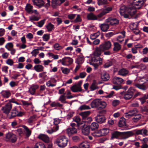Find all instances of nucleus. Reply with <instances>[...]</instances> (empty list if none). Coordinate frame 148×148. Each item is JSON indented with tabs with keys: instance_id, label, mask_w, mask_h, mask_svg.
Here are the masks:
<instances>
[{
	"instance_id": "nucleus-1",
	"label": "nucleus",
	"mask_w": 148,
	"mask_h": 148,
	"mask_svg": "<svg viewBox=\"0 0 148 148\" xmlns=\"http://www.w3.org/2000/svg\"><path fill=\"white\" fill-rule=\"evenodd\" d=\"M112 8L111 7H108L102 10L101 12L97 15V16L93 13L90 12L88 14L87 16L88 19L91 20H97L98 17L101 18L106 14L109 12L110 11L112 10Z\"/></svg>"
},
{
	"instance_id": "nucleus-2",
	"label": "nucleus",
	"mask_w": 148,
	"mask_h": 148,
	"mask_svg": "<svg viewBox=\"0 0 148 148\" xmlns=\"http://www.w3.org/2000/svg\"><path fill=\"white\" fill-rule=\"evenodd\" d=\"M139 82H142L141 84L134 82L133 85L136 87L143 90H145L148 88V79L141 78L139 80Z\"/></svg>"
},
{
	"instance_id": "nucleus-3",
	"label": "nucleus",
	"mask_w": 148,
	"mask_h": 148,
	"mask_svg": "<svg viewBox=\"0 0 148 148\" xmlns=\"http://www.w3.org/2000/svg\"><path fill=\"white\" fill-rule=\"evenodd\" d=\"M68 139L64 135L60 136L56 140L55 143L60 148H64L67 145Z\"/></svg>"
},
{
	"instance_id": "nucleus-4",
	"label": "nucleus",
	"mask_w": 148,
	"mask_h": 148,
	"mask_svg": "<svg viewBox=\"0 0 148 148\" xmlns=\"http://www.w3.org/2000/svg\"><path fill=\"white\" fill-rule=\"evenodd\" d=\"M17 139L16 135L11 132H8L5 135V140L6 141L14 143Z\"/></svg>"
},
{
	"instance_id": "nucleus-5",
	"label": "nucleus",
	"mask_w": 148,
	"mask_h": 148,
	"mask_svg": "<svg viewBox=\"0 0 148 148\" xmlns=\"http://www.w3.org/2000/svg\"><path fill=\"white\" fill-rule=\"evenodd\" d=\"M135 90L133 87L129 88L127 91L125 92L123 95V98L126 100H129L133 96Z\"/></svg>"
},
{
	"instance_id": "nucleus-6",
	"label": "nucleus",
	"mask_w": 148,
	"mask_h": 148,
	"mask_svg": "<svg viewBox=\"0 0 148 148\" xmlns=\"http://www.w3.org/2000/svg\"><path fill=\"white\" fill-rule=\"evenodd\" d=\"M91 61L93 63L92 65L93 66L95 69L98 68V66L102 64V59L100 58L92 57Z\"/></svg>"
},
{
	"instance_id": "nucleus-7",
	"label": "nucleus",
	"mask_w": 148,
	"mask_h": 148,
	"mask_svg": "<svg viewBox=\"0 0 148 148\" xmlns=\"http://www.w3.org/2000/svg\"><path fill=\"white\" fill-rule=\"evenodd\" d=\"M79 127L82 129V133L84 135H88L90 133V127L89 126L85 125L84 123L78 124Z\"/></svg>"
},
{
	"instance_id": "nucleus-8",
	"label": "nucleus",
	"mask_w": 148,
	"mask_h": 148,
	"mask_svg": "<svg viewBox=\"0 0 148 148\" xmlns=\"http://www.w3.org/2000/svg\"><path fill=\"white\" fill-rule=\"evenodd\" d=\"M24 114L23 112L18 111L17 109L15 107L12 110L11 112L10 116L9 118L11 119L16 116H21L23 115Z\"/></svg>"
},
{
	"instance_id": "nucleus-9",
	"label": "nucleus",
	"mask_w": 148,
	"mask_h": 148,
	"mask_svg": "<svg viewBox=\"0 0 148 148\" xmlns=\"http://www.w3.org/2000/svg\"><path fill=\"white\" fill-rule=\"evenodd\" d=\"M12 104L10 103H8L2 107L1 110L4 114H8L12 109Z\"/></svg>"
},
{
	"instance_id": "nucleus-10",
	"label": "nucleus",
	"mask_w": 148,
	"mask_h": 148,
	"mask_svg": "<svg viewBox=\"0 0 148 148\" xmlns=\"http://www.w3.org/2000/svg\"><path fill=\"white\" fill-rule=\"evenodd\" d=\"M143 0H134L133 2V5L135 8L140 9L144 5Z\"/></svg>"
},
{
	"instance_id": "nucleus-11",
	"label": "nucleus",
	"mask_w": 148,
	"mask_h": 148,
	"mask_svg": "<svg viewBox=\"0 0 148 148\" xmlns=\"http://www.w3.org/2000/svg\"><path fill=\"white\" fill-rule=\"evenodd\" d=\"M106 22L109 23L110 25L112 26L118 25L119 23V21L116 18H112L110 17L106 20Z\"/></svg>"
},
{
	"instance_id": "nucleus-12",
	"label": "nucleus",
	"mask_w": 148,
	"mask_h": 148,
	"mask_svg": "<svg viewBox=\"0 0 148 148\" xmlns=\"http://www.w3.org/2000/svg\"><path fill=\"white\" fill-rule=\"evenodd\" d=\"M111 42L107 41L105 42L103 44L100 45L99 46L104 51L109 49L111 47Z\"/></svg>"
},
{
	"instance_id": "nucleus-13",
	"label": "nucleus",
	"mask_w": 148,
	"mask_h": 148,
	"mask_svg": "<svg viewBox=\"0 0 148 148\" xmlns=\"http://www.w3.org/2000/svg\"><path fill=\"white\" fill-rule=\"evenodd\" d=\"M133 135V133L131 131L121 132L120 139H125Z\"/></svg>"
},
{
	"instance_id": "nucleus-14",
	"label": "nucleus",
	"mask_w": 148,
	"mask_h": 148,
	"mask_svg": "<svg viewBox=\"0 0 148 148\" xmlns=\"http://www.w3.org/2000/svg\"><path fill=\"white\" fill-rule=\"evenodd\" d=\"M102 51H103L100 46L99 47L96 48L94 53L92 54V58H100L99 56L101 55Z\"/></svg>"
},
{
	"instance_id": "nucleus-15",
	"label": "nucleus",
	"mask_w": 148,
	"mask_h": 148,
	"mask_svg": "<svg viewBox=\"0 0 148 148\" xmlns=\"http://www.w3.org/2000/svg\"><path fill=\"white\" fill-rule=\"evenodd\" d=\"M73 62V59L69 57H65L62 59V64L68 66L71 64Z\"/></svg>"
},
{
	"instance_id": "nucleus-16",
	"label": "nucleus",
	"mask_w": 148,
	"mask_h": 148,
	"mask_svg": "<svg viewBox=\"0 0 148 148\" xmlns=\"http://www.w3.org/2000/svg\"><path fill=\"white\" fill-rule=\"evenodd\" d=\"M135 133L137 135H141L143 136H147L148 135V131L145 128L137 130L135 131Z\"/></svg>"
},
{
	"instance_id": "nucleus-17",
	"label": "nucleus",
	"mask_w": 148,
	"mask_h": 148,
	"mask_svg": "<svg viewBox=\"0 0 148 148\" xmlns=\"http://www.w3.org/2000/svg\"><path fill=\"white\" fill-rule=\"evenodd\" d=\"M38 138L45 143H49L50 141L49 137L45 134H40L38 135Z\"/></svg>"
},
{
	"instance_id": "nucleus-18",
	"label": "nucleus",
	"mask_w": 148,
	"mask_h": 148,
	"mask_svg": "<svg viewBox=\"0 0 148 148\" xmlns=\"http://www.w3.org/2000/svg\"><path fill=\"white\" fill-rule=\"evenodd\" d=\"M123 79L122 78L114 77L112 79V82L114 84L120 85L123 82Z\"/></svg>"
},
{
	"instance_id": "nucleus-19",
	"label": "nucleus",
	"mask_w": 148,
	"mask_h": 148,
	"mask_svg": "<svg viewBox=\"0 0 148 148\" xmlns=\"http://www.w3.org/2000/svg\"><path fill=\"white\" fill-rule=\"evenodd\" d=\"M39 88V86L37 84H33L29 88V92L32 95H34L35 94L36 90Z\"/></svg>"
},
{
	"instance_id": "nucleus-20",
	"label": "nucleus",
	"mask_w": 148,
	"mask_h": 148,
	"mask_svg": "<svg viewBox=\"0 0 148 148\" xmlns=\"http://www.w3.org/2000/svg\"><path fill=\"white\" fill-rule=\"evenodd\" d=\"M77 132V129L74 127L68 128L66 130V133L69 136L72 134L76 133Z\"/></svg>"
},
{
	"instance_id": "nucleus-21",
	"label": "nucleus",
	"mask_w": 148,
	"mask_h": 148,
	"mask_svg": "<svg viewBox=\"0 0 148 148\" xmlns=\"http://www.w3.org/2000/svg\"><path fill=\"white\" fill-rule=\"evenodd\" d=\"M101 30L103 32H107L109 28V25L107 23H103L99 25Z\"/></svg>"
},
{
	"instance_id": "nucleus-22",
	"label": "nucleus",
	"mask_w": 148,
	"mask_h": 148,
	"mask_svg": "<svg viewBox=\"0 0 148 148\" xmlns=\"http://www.w3.org/2000/svg\"><path fill=\"white\" fill-rule=\"evenodd\" d=\"M33 2L34 5L37 6L39 8L44 6L45 3L43 0H33Z\"/></svg>"
},
{
	"instance_id": "nucleus-23",
	"label": "nucleus",
	"mask_w": 148,
	"mask_h": 148,
	"mask_svg": "<svg viewBox=\"0 0 148 148\" xmlns=\"http://www.w3.org/2000/svg\"><path fill=\"white\" fill-rule=\"evenodd\" d=\"M65 1V0H52V6L53 7H54L56 6L60 5Z\"/></svg>"
},
{
	"instance_id": "nucleus-24",
	"label": "nucleus",
	"mask_w": 148,
	"mask_h": 148,
	"mask_svg": "<svg viewBox=\"0 0 148 148\" xmlns=\"http://www.w3.org/2000/svg\"><path fill=\"white\" fill-rule=\"evenodd\" d=\"M100 99H97L94 100L91 103L90 106L92 108H97L98 109L99 103Z\"/></svg>"
},
{
	"instance_id": "nucleus-25",
	"label": "nucleus",
	"mask_w": 148,
	"mask_h": 148,
	"mask_svg": "<svg viewBox=\"0 0 148 148\" xmlns=\"http://www.w3.org/2000/svg\"><path fill=\"white\" fill-rule=\"evenodd\" d=\"M95 120L97 122L101 123L105 122L106 119L104 116L99 115L95 117Z\"/></svg>"
},
{
	"instance_id": "nucleus-26",
	"label": "nucleus",
	"mask_w": 148,
	"mask_h": 148,
	"mask_svg": "<svg viewBox=\"0 0 148 148\" xmlns=\"http://www.w3.org/2000/svg\"><path fill=\"white\" fill-rule=\"evenodd\" d=\"M133 6V7H130L128 8L127 10V12L131 16L134 15L136 12V9Z\"/></svg>"
},
{
	"instance_id": "nucleus-27",
	"label": "nucleus",
	"mask_w": 148,
	"mask_h": 148,
	"mask_svg": "<svg viewBox=\"0 0 148 148\" xmlns=\"http://www.w3.org/2000/svg\"><path fill=\"white\" fill-rule=\"evenodd\" d=\"M129 73V71L125 69H122L118 72V74L123 76H126Z\"/></svg>"
},
{
	"instance_id": "nucleus-28",
	"label": "nucleus",
	"mask_w": 148,
	"mask_h": 148,
	"mask_svg": "<svg viewBox=\"0 0 148 148\" xmlns=\"http://www.w3.org/2000/svg\"><path fill=\"white\" fill-rule=\"evenodd\" d=\"M71 90L73 92H81L82 91L81 87H80L76 84L74 85L70 88Z\"/></svg>"
},
{
	"instance_id": "nucleus-29",
	"label": "nucleus",
	"mask_w": 148,
	"mask_h": 148,
	"mask_svg": "<svg viewBox=\"0 0 148 148\" xmlns=\"http://www.w3.org/2000/svg\"><path fill=\"white\" fill-rule=\"evenodd\" d=\"M101 78L103 81H107L109 79L110 76L108 73L105 72L101 74Z\"/></svg>"
},
{
	"instance_id": "nucleus-30",
	"label": "nucleus",
	"mask_w": 148,
	"mask_h": 148,
	"mask_svg": "<svg viewBox=\"0 0 148 148\" xmlns=\"http://www.w3.org/2000/svg\"><path fill=\"white\" fill-rule=\"evenodd\" d=\"M113 64V60H107L103 64V66L105 68L109 67L112 65Z\"/></svg>"
},
{
	"instance_id": "nucleus-31",
	"label": "nucleus",
	"mask_w": 148,
	"mask_h": 148,
	"mask_svg": "<svg viewBox=\"0 0 148 148\" xmlns=\"http://www.w3.org/2000/svg\"><path fill=\"white\" fill-rule=\"evenodd\" d=\"M121 132L116 131L113 132L112 134V138H116L120 139Z\"/></svg>"
},
{
	"instance_id": "nucleus-32",
	"label": "nucleus",
	"mask_w": 148,
	"mask_h": 148,
	"mask_svg": "<svg viewBox=\"0 0 148 148\" xmlns=\"http://www.w3.org/2000/svg\"><path fill=\"white\" fill-rule=\"evenodd\" d=\"M99 107H98V109H102L105 108L106 106V103L104 101H102L101 99H100L99 101Z\"/></svg>"
},
{
	"instance_id": "nucleus-33",
	"label": "nucleus",
	"mask_w": 148,
	"mask_h": 148,
	"mask_svg": "<svg viewBox=\"0 0 148 148\" xmlns=\"http://www.w3.org/2000/svg\"><path fill=\"white\" fill-rule=\"evenodd\" d=\"M34 69L37 72H42L44 71V67L41 65L38 64L34 67Z\"/></svg>"
},
{
	"instance_id": "nucleus-34",
	"label": "nucleus",
	"mask_w": 148,
	"mask_h": 148,
	"mask_svg": "<svg viewBox=\"0 0 148 148\" xmlns=\"http://www.w3.org/2000/svg\"><path fill=\"white\" fill-rule=\"evenodd\" d=\"M33 6L30 5V4H27L26 5L25 10L26 11L29 13H33Z\"/></svg>"
},
{
	"instance_id": "nucleus-35",
	"label": "nucleus",
	"mask_w": 148,
	"mask_h": 148,
	"mask_svg": "<svg viewBox=\"0 0 148 148\" xmlns=\"http://www.w3.org/2000/svg\"><path fill=\"white\" fill-rule=\"evenodd\" d=\"M1 95L4 97L8 98L10 95V93L8 90H3L1 92Z\"/></svg>"
},
{
	"instance_id": "nucleus-36",
	"label": "nucleus",
	"mask_w": 148,
	"mask_h": 148,
	"mask_svg": "<svg viewBox=\"0 0 148 148\" xmlns=\"http://www.w3.org/2000/svg\"><path fill=\"white\" fill-rule=\"evenodd\" d=\"M141 118L140 114H138L135 115L132 119V121L134 123H136L139 121Z\"/></svg>"
},
{
	"instance_id": "nucleus-37",
	"label": "nucleus",
	"mask_w": 148,
	"mask_h": 148,
	"mask_svg": "<svg viewBox=\"0 0 148 148\" xmlns=\"http://www.w3.org/2000/svg\"><path fill=\"white\" fill-rule=\"evenodd\" d=\"M79 148H89V144L87 142H82L79 145Z\"/></svg>"
},
{
	"instance_id": "nucleus-38",
	"label": "nucleus",
	"mask_w": 148,
	"mask_h": 148,
	"mask_svg": "<svg viewBox=\"0 0 148 148\" xmlns=\"http://www.w3.org/2000/svg\"><path fill=\"white\" fill-rule=\"evenodd\" d=\"M48 32H51L54 29V25L51 24V23H49L46 26Z\"/></svg>"
},
{
	"instance_id": "nucleus-39",
	"label": "nucleus",
	"mask_w": 148,
	"mask_h": 148,
	"mask_svg": "<svg viewBox=\"0 0 148 148\" xmlns=\"http://www.w3.org/2000/svg\"><path fill=\"white\" fill-rule=\"evenodd\" d=\"M111 0H97V4L99 6L106 4Z\"/></svg>"
},
{
	"instance_id": "nucleus-40",
	"label": "nucleus",
	"mask_w": 148,
	"mask_h": 148,
	"mask_svg": "<svg viewBox=\"0 0 148 148\" xmlns=\"http://www.w3.org/2000/svg\"><path fill=\"white\" fill-rule=\"evenodd\" d=\"M92 135L95 138H97L102 136L101 130L96 131L92 133Z\"/></svg>"
},
{
	"instance_id": "nucleus-41",
	"label": "nucleus",
	"mask_w": 148,
	"mask_h": 148,
	"mask_svg": "<svg viewBox=\"0 0 148 148\" xmlns=\"http://www.w3.org/2000/svg\"><path fill=\"white\" fill-rule=\"evenodd\" d=\"M114 47L113 50L115 51H118L121 48V45L116 42H114Z\"/></svg>"
},
{
	"instance_id": "nucleus-42",
	"label": "nucleus",
	"mask_w": 148,
	"mask_h": 148,
	"mask_svg": "<svg viewBox=\"0 0 148 148\" xmlns=\"http://www.w3.org/2000/svg\"><path fill=\"white\" fill-rule=\"evenodd\" d=\"M121 33L123 36H119L117 38V40L120 42H121L124 40V38L125 36V31H123Z\"/></svg>"
},
{
	"instance_id": "nucleus-43",
	"label": "nucleus",
	"mask_w": 148,
	"mask_h": 148,
	"mask_svg": "<svg viewBox=\"0 0 148 148\" xmlns=\"http://www.w3.org/2000/svg\"><path fill=\"white\" fill-rule=\"evenodd\" d=\"M34 148H46V147L44 143L41 142H39L36 144Z\"/></svg>"
},
{
	"instance_id": "nucleus-44",
	"label": "nucleus",
	"mask_w": 148,
	"mask_h": 148,
	"mask_svg": "<svg viewBox=\"0 0 148 148\" xmlns=\"http://www.w3.org/2000/svg\"><path fill=\"white\" fill-rule=\"evenodd\" d=\"M125 119L123 118L120 119L119 122V126L120 127H122L125 125Z\"/></svg>"
},
{
	"instance_id": "nucleus-45",
	"label": "nucleus",
	"mask_w": 148,
	"mask_h": 148,
	"mask_svg": "<svg viewBox=\"0 0 148 148\" xmlns=\"http://www.w3.org/2000/svg\"><path fill=\"white\" fill-rule=\"evenodd\" d=\"M23 127L25 130L26 132H25V133L26 136L27 137H29L31 134V131L26 126H25V125L23 126Z\"/></svg>"
},
{
	"instance_id": "nucleus-46",
	"label": "nucleus",
	"mask_w": 148,
	"mask_h": 148,
	"mask_svg": "<svg viewBox=\"0 0 148 148\" xmlns=\"http://www.w3.org/2000/svg\"><path fill=\"white\" fill-rule=\"evenodd\" d=\"M90 113V111H86L81 113L80 115L82 117L83 119H85L89 115Z\"/></svg>"
},
{
	"instance_id": "nucleus-47",
	"label": "nucleus",
	"mask_w": 148,
	"mask_h": 148,
	"mask_svg": "<svg viewBox=\"0 0 148 148\" xmlns=\"http://www.w3.org/2000/svg\"><path fill=\"white\" fill-rule=\"evenodd\" d=\"M99 32H98L97 33H94L90 35V38L92 40H94L97 38L100 35Z\"/></svg>"
},
{
	"instance_id": "nucleus-48",
	"label": "nucleus",
	"mask_w": 148,
	"mask_h": 148,
	"mask_svg": "<svg viewBox=\"0 0 148 148\" xmlns=\"http://www.w3.org/2000/svg\"><path fill=\"white\" fill-rule=\"evenodd\" d=\"M98 127V124L96 122L92 123L90 125V128L91 130H92L97 129Z\"/></svg>"
},
{
	"instance_id": "nucleus-49",
	"label": "nucleus",
	"mask_w": 148,
	"mask_h": 148,
	"mask_svg": "<svg viewBox=\"0 0 148 148\" xmlns=\"http://www.w3.org/2000/svg\"><path fill=\"white\" fill-rule=\"evenodd\" d=\"M100 130L102 136L107 135L109 132V130L108 128H104Z\"/></svg>"
},
{
	"instance_id": "nucleus-50",
	"label": "nucleus",
	"mask_w": 148,
	"mask_h": 148,
	"mask_svg": "<svg viewBox=\"0 0 148 148\" xmlns=\"http://www.w3.org/2000/svg\"><path fill=\"white\" fill-rule=\"evenodd\" d=\"M66 97L64 95V94L61 95L59 99V100L62 103H67V102L66 101Z\"/></svg>"
},
{
	"instance_id": "nucleus-51",
	"label": "nucleus",
	"mask_w": 148,
	"mask_h": 148,
	"mask_svg": "<svg viewBox=\"0 0 148 148\" xmlns=\"http://www.w3.org/2000/svg\"><path fill=\"white\" fill-rule=\"evenodd\" d=\"M14 45L12 43L9 42L7 43L5 45V47L8 51L10 50V49L13 47Z\"/></svg>"
},
{
	"instance_id": "nucleus-52",
	"label": "nucleus",
	"mask_w": 148,
	"mask_h": 148,
	"mask_svg": "<svg viewBox=\"0 0 148 148\" xmlns=\"http://www.w3.org/2000/svg\"><path fill=\"white\" fill-rule=\"evenodd\" d=\"M90 109V108L89 106L86 105H83L81 106L79 108V110L81 111L88 110Z\"/></svg>"
},
{
	"instance_id": "nucleus-53",
	"label": "nucleus",
	"mask_w": 148,
	"mask_h": 148,
	"mask_svg": "<svg viewBox=\"0 0 148 148\" xmlns=\"http://www.w3.org/2000/svg\"><path fill=\"white\" fill-rule=\"evenodd\" d=\"M129 112L132 116H134L137 115L138 113V111L136 109H134L129 111Z\"/></svg>"
},
{
	"instance_id": "nucleus-54",
	"label": "nucleus",
	"mask_w": 148,
	"mask_h": 148,
	"mask_svg": "<svg viewBox=\"0 0 148 148\" xmlns=\"http://www.w3.org/2000/svg\"><path fill=\"white\" fill-rule=\"evenodd\" d=\"M126 11V8L124 6L121 7L120 9V13L121 16L124 13H125Z\"/></svg>"
},
{
	"instance_id": "nucleus-55",
	"label": "nucleus",
	"mask_w": 148,
	"mask_h": 148,
	"mask_svg": "<svg viewBox=\"0 0 148 148\" xmlns=\"http://www.w3.org/2000/svg\"><path fill=\"white\" fill-rule=\"evenodd\" d=\"M45 21V19H44L38 22L37 26L40 27H42L44 25Z\"/></svg>"
},
{
	"instance_id": "nucleus-56",
	"label": "nucleus",
	"mask_w": 148,
	"mask_h": 148,
	"mask_svg": "<svg viewBox=\"0 0 148 148\" xmlns=\"http://www.w3.org/2000/svg\"><path fill=\"white\" fill-rule=\"evenodd\" d=\"M48 54L49 57H52V58H53L54 60H56L58 58L59 56L58 55H54L53 53H48Z\"/></svg>"
},
{
	"instance_id": "nucleus-57",
	"label": "nucleus",
	"mask_w": 148,
	"mask_h": 148,
	"mask_svg": "<svg viewBox=\"0 0 148 148\" xmlns=\"http://www.w3.org/2000/svg\"><path fill=\"white\" fill-rule=\"evenodd\" d=\"M36 120V116L33 115L31 116L28 120V122L29 123H32L34 121H35Z\"/></svg>"
},
{
	"instance_id": "nucleus-58",
	"label": "nucleus",
	"mask_w": 148,
	"mask_h": 148,
	"mask_svg": "<svg viewBox=\"0 0 148 148\" xmlns=\"http://www.w3.org/2000/svg\"><path fill=\"white\" fill-rule=\"evenodd\" d=\"M46 72H45L40 73L39 74V77L44 79H45L47 77V75L46 74Z\"/></svg>"
},
{
	"instance_id": "nucleus-59",
	"label": "nucleus",
	"mask_w": 148,
	"mask_h": 148,
	"mask_svg": "<svg viewBox=\"0 0 148 148\" xmlns=\"http://www.w3.org/2000/svg\"><path fill=\"white\" fill-rule=\"evenodd\" d=\"M42 38L44 41H48L50 38V34H44L42 37Z\"/></svg>"
},
{
	"instance_id": "nucleus-60",
	"label": "nucleus",
	"mask_w": 148,
	"mask_h": 148,
	"mask_svg": "<svg viewBox=\"0 0 148 148\" xmlns=\"http://www.w3.org/2000/svg\"><path fill=\"white\" fill-rule=\"evenodd\" d=\"M97 88L98 87L96 83L95 82H93L90 87V90L91 91H93Z\"/></svg>"
},
{
	"instance_id": "nucleus-61",
	"label": "nucleus",
	"mask_w": 148,
	"mask_h": 148,
	"mask_svg": "<svg viewBox=\"0 0 148 148\" xmlns=\"http://www.w3.org/2000/svg\"><path fill=\"white\" fill-rule=\"evenodd\" d=\"M73 120L75 122L77 123L78 126V124L81 123H79V122L81 121V119L80 118V117L78 116L74 117L73 118Z\"/></svg>"
},
{
	"instance_id": "nucleus-62",
	"label": "nucleus",
	"mask_w": 148,
	"mask_h": 148,
	"mask_svg": "<svg viewBox=\"0 0 148 148\" xmlns=\"http://www.w3.org/2000/svg\"><path fill=\"white\" fill-rule=\"evenodd\" d=\"M23 105L25 106H32V102H28L22 100L21 101Z\"/></svg>"
},
{
	"instance_id": "nucleus-63",
	"label": "nucleus",
	"mask_w": 148,
	"mask_h": 148,
	"mask_svg": "<svg viewBox=\"0 0 148 148\" xmlns=\"http://www.w3.org/2000/svg\"><path fill=\"white\" fill-rule=\"evenodd\" d=\"M146 99L147 98H146V96L145 95L143 97L140 98L138 99L140 101L141 104H143L146 101Z\"/></svg>"
},
{
	"instance_id": "nucleus-64",
	"label": "nucleus",
	"mask_w": 148,
	"mask_h": 148,
	"mask_svg": "<svg viewBox=\"0 0 148 148\" xmlns=\"http://www.w3.org/2000/svg\"><path fill=\"white\" fill-rule=\"evenodd\" d=\"M84 61V58L82 57H79L76 61L77 63L78 64H80L83 63Z\"/></svg>"
}]
</instances>
